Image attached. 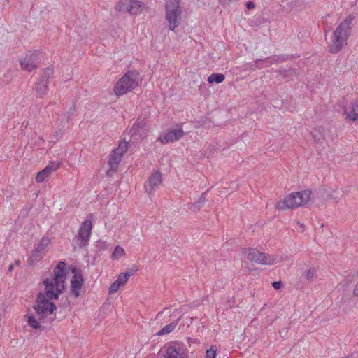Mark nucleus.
<instances>
[{
  "label": "nucleus",
  "instance_id": "f257e3e1",
  "mask_svg": "<svg viewBox=\"0 0 358 358\" xmlns=\"http://www.w3.org/2000/svg\"><path fill=\"white\" fill-rule=\"evenodd\" d=\"M43 284L45 285L44 292L38 293L33 308L42 322H52L55 319L54 313L57 306L50 301L59 299V294L65 289V285L58 282L56 283V281L48 278L43 280Z\"/></svg>",
  "mask_w": 358,
  "mask_h": 358
},
{
  "label": "nucleus",
  "instance_id": "f03ea898",
  "mask_svg": "<svg viewBox=\"0 0 358 358\" xmlns=\"http://www.w3.org/2000/svg\"><path fill=\"white\" fill-rule=\"evenodd\" d=\"M354 15H349L333 32L331 42L329 45V52L332 54L339 52L346 45L352 31V24L355 20Z\"/></svg>",
  "mask_w": 358,
  "mask_h": 358
},
{
  "label": "nucleus",
  "instance_id": "7ed1b4c3",
  "mask_svg": "<svg viewBox=\"0 0 358 358\" xmlns=\"http://www.w3.org/2000/svg\"><path fill=\"white\" fill-rule=\"evenodd\" d=\"M312 192L309 189L292 192L287 195L284 200L276 203L278 210L296 208L306 204L310 199Z\"/></svg>",
  "mask_w": 358,
  "mask_h": 358
},
{
  "label": "nucleus",
  "instance_id": "20e7f679",
  "mask_svg": "<svg viewBox=\"0 0 358 358\" xmlns=\"http://www.w3.org/2000/svg\"><path fill=\"white\" fill-rule=\"evenodd\" d=\"M140 83L139 73L135 70L128 71L114 86V92L117 96L126 94L137 87Z\"/></svg>",
  "mask_w": 358,
  "mask_h": 358
},
{
  "label": "nucleus",
  "instance_id": "39448f33",
  "mask_svg": "<svg viewBox=\"0 0 358 358\" xmlns=\"http://www.w3.org/2000/svg\"><path fill=\"white\" fill-rule=\"evenodd\" d=\"M180 0H166V20L169 23V29L174 31L178 27L182 19Z\"/></svg>",
  "mask_w": 358,
  "mask_h": 358
},
{
  "label": "nucleus",
  "instance_id": "423d86ee",
  "mask_svg": "<svg viewBox=\"0 0 358 358\" xmlns=\"http://www.w3.org/2000/svg\"><path fill=\"white\" fill-rule=\"evenodd\" d=\"M54 71L52 67L43 69V73L40 76L38 80L35 85L36 96L42 98L48 94L49 79L53 76Z\"/></svg>",
  "mask_w": 358,
  "mask_h": 358
},
{
  "label": "nucleus",
  "instance_id": "0eeeda50",
  "mask_svg": "<svg viewBox=\"0 0 358 358\" xmlns=\"http://www.w3.org/2000/svg\"><path fill=\"white\" fill-rule=\"evenodd\" d=\"M243 252L252 262L259 264H272L274 262V259L271 255L261 252L255 248H243Z\"/></svg>",
  "mask_w": 358,
  "mask_h": 358
},
{
  "label": "nucleus",
  "instance_id": "6e6552de",
  "mask_svg": "<svg viewBox=\"0 0 358 358\" xmlns=\"http://www.w3.org/2000/svg\"><path fill=\"white\" fill-rule=\"evenodd\" d=\"M41 62V52L38 50H29L25 57L20 60L22 69L32 71L38 66Z\"/></svg>",
  "mask_w": 358,
  "mask_h": 358
},
{
  "label": "nucleus",
  "instance_id": "1a4fd4ad",
  "mask_svg": "<svg viewBox=\"0 0 358 358\" xmlns=\"http://www.w3.org/2000/svg\"><path fill=\"white\" fill-rule=\"evenodd\" d=\"M92 229V223L91 220H86L81 224L78 234L74 238V241H76L80 248H83L88 245Z\"/></svg>",
  "mask_w": 358,
  "mask_h": 358
},
{
  "label": "nucleus",
  "instance_id": "9d476101",
  "mask_svg": "<svg viewBox=\"0 0 358 358\" xmlns=\"http://www.w3.org/2000/svg\"><path fill=\"white\" fill-rule=\"evenodd\" d=\"M162 174L158 171H154L145 183V189L148 194H152L162 183Z\"/></svg>",
  "mask_w": 358,
  "mask_h": 358
},
{
  "label": "nucleus",
  "instance_id": "9b49d317",
  "mask_svg": "<svg viewBox=\"0 0 358 358\" xmlns=\"http://www.w3.org/2000/svg\"><path fill=\"white\" fill-rule=\"evenodd\" d=\"M72 272L74 273V275L71 280V292L75 297H78L80 295V290L82 288L84 280L82 275L77 273L76 268H73Z\"/></svg>",
  "mask_w": 358,
  "mask_h": 358
},
{
  "label": "nucleus",
  "instance_id": "f8f14e48",
  "mask_svg": "<svg viewBox=\"0 0 358 358\" xmlns=\"http://www.w3.org/2000/svg\"><path fill=\"white\" fill-rule=\"evenodd\" d=\"M183 135L184 131L182 129H172L169 131L163 136H160L158 140L165 144L180 139Z\"/></svg>",
  "mask_w": 358,
  "mask_h": 358
},
{
  "label": "nucleus",
  "instance_id": "ddd939ff",
  "mask_svg": "<svg viewBox=\"0 0 358 358\" xmlns=\"http://www.w3.org/2000/svg\"><path fill=\"white\" fill-rule=\"evenodd\" d=\"M164 358H189V355L185 353L180 346L175 344L169 346L166 348V355Z\"/></svg>",
  "mask_w": 358,
  "mask_h": 358
},
{
  "label": "nucleus",
  "instance_id": "4468645a",
  "mask_svg": "<svg viewBox=\"0 0 358 358\" xmlns=\"http://www.w3.org/2000/svg\"><path fill=\"white\" fill-rule=\"evenodd\" d=\"M145 125V124L143 121L134 124L129 131L131 136L136 140L145 137L146 129Z\"/></svg>",
  "mask_w": 358,
  "mask_h": 358
},
{
  "label": "nucleus",
  "instance_id": "2eb2a0df",
  "mask_svg": "<svg viewBox=\"0 0 358 358\" xmlns=\"http://www.w3.org/2000/svg\"><path fill=\"white\" fill-rule=\"evenodd\" d=\"M65 266L66 264L64 262H59V264L54 269V276L51 279L59 283L64 285L65 282Z\"/></svg>",
  "mask_w": 358,
  "mask_h": 358
},
{
  "label": "nucleus",
  "instance_id": "dca6fc26",
  "mask_svg": "<svg viewBox=\"0 0 358 358\" xmlns=\"http://www.w3.org/2000/svg\"><path fill=\"white\" fill-rule=\"evenodd\" d=\"M288 55H274L264 59L265 67L269 66L271 64L282 63L288 59Z\"/></svg>",
  "mask_w": 358,
  "mask_h": 358
},
{
  "label": "nucleus",
  "instance_id": "f3484780",
  "mask_svg": "<svg viewBox=\"0 0 358 358\" xmlns=\"http://www.w3.org/2000/svg\"><path fill=\"white\" fill-rule=\"evenodd\" d=\"M344 113L350 120L352 122L357 121L358 120V102L352 104L349 111L345 108Z\"/></svg>",
  "mask_w": 358,
  "mask_h": 358
},
{
  "label": "nucleus",
  "instance_id": "a211bd4d",
  "mask_svg": "<svg viewBox=\"0 0 358 358\" xmlns=\"http://www.w3.org/2000/svg\"><path fill=\"white\" fill-rule=\"evenodd\" d=\"M319 194L323 197L326 196L327 199H333L336 201L341 199L343 196L342 192H338L335 190L330 192L329 191H327L326 189H322L320 190Z\"/></svg>",
  "mask_w": 358,
  "mask_h": 358
},
{
  "label": "nucleus",
  "instance_id": "6ab92c4d",
  "mask_svg": "<svg viewBox=\"0 0 358 358\" xmlns=\"http://www.w3.org/2000/svg\"><path fill=\"white\" fill-rule=\"evenodd\" d=\"M27 322V324L34 329H38L41 328V322L43 323L37 316L38 319H36L33 314L27 313L26 315Z\"/></svg>",
  "mask_w": 358,
  "mask_h": 358
},
{
  "label": "nucleus",
  "instance_id": "aec40b11",
  "mask_svg": "<svg viewBox=\"0 0 358 358\" xmlns=\"http://www.w3.org/2000/svg\"><path fill=\"white\" fill-rule=\"evenodd\" d=\"M142 9V3L136 0H129V13L131 15H136Z\"/></svg>",
  "mask_w": 358,
  "mask_h": 358
},
{
  "label": "nucleus",
  "instance_id": "412c9836",
  "mask_svg": "<svg viewBox=\"0 0 358 358\" xmlns=\"http://www.w3.org/2000/svg\"><path fill=\"white\" fill-rule=\"evenodd\" d=\"M122 157H120V155L115 154L114 152H112L110 155V158L108 161V164L110 167H111L112 170H116L117 168V166L121 161Z\"/></svg>",
  "mask_w": 358,
  "mask_h": 358
},
{
  "label": "nucleus",
  "instance_id": "4be33fe9",
  "mask_svg": "<svg viewBox=\"0 0 358 358\" xmlns=\"http://www.w3.org/2000/svg\"><path fill=\"white\" fill-rule=\"evenodd\" d=\"M275 72L278 76H280L282 78H288L296 76V71L294 69L289 68L287 69L276 70Z\"/></svg>",
  "mask_w": 358,
  "mask_h": 358
},
{
  "label": "nucleus",
  "instance_id": "5701e85b",
  "mask_svg": "<svg viewBox=\"0 0 358 358\" xmlns=\"http://www.w3.org/2000/svg\"><path fill=\"white\" fill-rule=\"evenodd\" d=\"M264 62V59H257L253 62L248 63L244 66L245 70L255 71L257 69H261L264 68V66H259L260 62Z\"/></svg>",
  "mask_w": 358,
  "mask_h": 358
},
{
  "label": "nucleus",
  "instance_id": "b1692460",
  "mask_svg": "<svg viewBox=\"0 0 358 358\" xmlns=\"http://www.w3.org/2000/svg\"><path fill=\"white\" fill-rule=\"evenodd\" d=\"M312 136L313 138L317 141V142H321L324 139V129L320 127L317 129H315L312 131Z\"/></svg>",
  "mask_w": 358,
  "mask_h": 358
},
{
  "label": "nucleus",
  "instance_id": "393cba45",
  "mask_svg": "<svg viewBox=\"0 0 358 358\" xmlns=\"http://www.w3.org/2000/svg\"><path fill=\"white\" fill-rule=\"evenodd\" d=\"M224 78H225V76L222 73H212L208 78V82L209 83H215L218 84V83H221L224 80Z\"/></svg>",
  "mask_w": 358,
  "mask_h": 358
},
{
  "label": "nucleus",
  "instance_id": "a878e982",
  "mask_svg": "<svg viewBox=\"0 0 358 358\" xmlns=\"http://www.w3.org/2000/svg\"><path fill=\"white\" fill-rule=\"evenodd\" d=\"M59 166L60 163L51 162L43 169V171H44L45 173H46L48 177H49L53 171H56L59 167Z\"/></svg>",
  "mask_w": 358,
  "mask_h": 358
},
{
  "label": "nucleus",
  "instance_id": "bb28decb",
  "mask_svg": "<svg viewBox=\"0 0 358 358\" xmlns=\"http://www.w3.org/2000/svg\"><path fill=\"white\" fill-rule=\"evenodd\" d=\"M206 201V193H203L199 199L191 206L190 209L193 211L199 210Z\"/></svg>",
  "mask_w": 358,
  "mask_h": 358
},
{
  "label": "nucleus",
  "instance_id": "cd10ccee",
  "mask_svg": "<svg viewBox=\"0 0 358 358\" xmlns=\"http://www.w3.org/2000/svg\"><path fill=\"white\" fill-rule=\"evenodd\" d=\"M43 252L40 250L35 249L31 252V256L29 258L28 262L29 264H33L35 262L38 261L42 258Z\"/></svg>",
  "mask_w": 358,
  "mask_h": 358
},
{
  "label": "nucleus",
  "instance_id": "c85d7f7f",
  "mask_svg": "<svg viewBox=\"0 0 358 358\" xmlns=\"http://www.w3.org/2000/svg\"><path fill=\"white\" fill-rule=\"evenodd\" d=\"M128 149L127 143L125 141H120L118 148L113 150V152L120 155L122 157L123 154L127 152Z\"/></svg>",
  "mask_w": 358,
  "mask_h": 358
},
{
  "label": "nucleus",
  "instance_id": "c756f323",
  "mask_svg": "<svg viewBox=\"0 0 358 358\" xmlns=\"http://www.w3.org/2000/svg\"><path fill=\"white\" fill-rule=\"evenodd\" d=\"M176 327V323L171 322L165 325L158 333L157 335H164L169 334L174 330Z\"/></svg>",
  "mask_w": 358,
  "mask_h": 358
},
{
  "label": "nucleus",
  "instance_id": "7c9ffc66",
  "mask_svg": "<svg viewBox=\"0 0 358 358\" xmlns=\"http://www.w3.org/2000/svg\"><path fill=\"white\" fill-rule=\"evenodd\" d=\"M129 0H123L116 6V10L119 12H129Z\"/></svg>",
  "mask_w": 358,
  "mask_h": 358
},
{
  "label": "nucleus",
  "instance_id": "2f4dec72",
  "mask_svg": "<svg viewBox=\"0 0 358 358\" xmlns=\"http://www.w3.org/2000/svg\"><path fill=\"white\" fill-rule=\"evenodd\" d=\"M124 255V249L120 246H116L113 254H112V259H117L120 257H122Z\"/></svg>",
  "mask_w": 358,
  "mask_h": 358
},
{
  "label": "nucleus",
  "instance_id": "473e14b6",
  "mask_svg": "<svg viewBox=\"0 0 358 358\" xmlns=\"http://www.w3.org/2000/svg\"><path fill=\"white\" fill-rule=\"evenodd\" d=\"M217 348L212 345L210 349L206 350L205 358H215L216 357Z\"/></svg>",
  "mask_w": 358,
  "mask_h": 358
},
{
  "label": "nucleus",
  "instance_id": "72a5a7b5",
  "mask_svg": "<svg viewBox=\"0 0 358 358\" xmlns=\"http://www.w3.org/2000/svg\"><path fill=\"white\" fill-rule=\"evenodd\" d=\"M48 243L49 239L48 238H43L41 242L37 245L36 249L40 250L41 252H43Z\"/></svg>",
  "mask_w": 358,
  "mask_h": 358
},
{
  "label": "nucleus",
  "instance_id": "f704fd0d",
  "mask_svg": "<svg viewBox=\"0 0 358 358\" xmlns=\"http://www.w3.org/2000/svg\"><path fill=\"white\" fill-rule=\"evenodd\" d=\"M48 178V176L46 173H45V171L41 170L39 171L36 177V181L37 182H43L45 180V179Z\"/></svg>",
  "mask_w": 358,
  "mask_h": 358
},
{
  "label": "nucleus",
  "instance_id": "c9c22d12",
  "mask_svg": "<svg viewBox=\"0 0 358 358\" xmlns=\"http://www.w3.org/2000/svg\"><path fill=\"white\" fill-rule=\"evenodd\" d=\"M121 287L120 283H118L116 280L113 282L109 287V293L113 294L115 293L119 288Z\"/></svg>",
  "mask_w": 358,
  "mask_h": 358
},
{
  "label": "nucleus",
  "instance_id": "e433bc0d",
  "mask_svg": "<svg viewBox=\"0 0 358 358\" xmlns=\"http://www.w3.org/2000/svg\"><path fill=\"white\" fill-rule=\"evenodd\" d=\"M128 280L129 279L126 277V275L124 274V273H121L119 274L116 281L118 283H120V285L122 286L126 284V282L128 281Z\"/></svg>",
  "mask_w": 358,
  "mask_h": 358
},
{
  "label": "nucleus",
  "instance_id": "4c0bfd02",
  "mask_svg": "<svg viewBox=\"0 0 358 358\" xmlns=\"http://www.w3.org/2000/svg\"><path fill=\"white\" fill-rule=\"evenodd\" d=\"M138 268L136 266H134L133 268L127 270L124 274L126 275V277L129 279V277L134 275L135 273L137 271Z\"/></svg>",
  "mask_w": 358,
  "mask_h": 358
},
{
  "label": "nucleus",
  "instance_id": "58836bf2",
  "mask_svg": "<svg viewBox=\"0 0 358 358\" xmlns=\"http://www.w3.org/2000/svg\"><path fill=\"white\" fill-rule=\"evenodd\" d=\"M316 273V271L314 268H310L306 275L307 280H311L313 279Z\"/></svg>",
  "mask_w": 358,
  "mask_h": 358
},
{
  "label": "nucleus",
  "instance_id": "ea45409f",
  "mask_svg": "<svg viewBox=\"0 0 358 358\" xmlns=\"http://www.w3.org/2000/svg\"><path fill=\"white\" fill-rule=\"evenodd\" d=\"M282 284L281 281H275L272 283V286L275 289H279L281 288Z\"/></svg>",
  "mask_w": 358,
  "mask_h": 358
},
{
  "label": "nucleus",
  "instance_id": "a19ab883",
  "mask_svg": "<svg viewBox=\"0 0 358 358\" xmlns=\"http://www.w3.org/2000/svg\"><path fill=\"white\" fill-rule=\"evenodd\" d=\"M238 0H220V2L222 5H228L231 3H234Z\"/></svg>",
  "mask_w": 358,
  "mask_h": 358
},
{
  "label": "nucleus",
  "instance_id": "79ce46f5",
  "mask_svg": "<svg viewBox=\"0 0 358 358\" xmlns=\"http://www.w3.org/2000/svg\"><path fill=\"white\" fill-rule=\"evenodd\" d=\"M246 8L248 10H252L255 8V4L253 3V2L249 1L246 3Z\"/></svg>",
  "mask_w": 358,
  "mask_h": 358
},
{
  "label": "nucleus",
  "instance_id": "37998d69",
  "mask_svg": "<svg viewBox=\"0 0 358 358\" xmlns=\"http://www.w3.org/2000/svg\"><path fill=\"white\" fill-rule=\"evenodd\" d=\"M115 171V170H112V169H111V167H110V169H109V170H108V171L106 172V175H107V176H108V177L112 176V175H113V172H114Z\"/></svg>",
  "mask_w": 358,
  "mask_h": 358
},
{
  "label": "nucleus",
  "instance_id": "c03bdc74",
  "mask_svg": "<svg viewBox=\"0 0 358 358\" xmlns=\"http://www.w3.org/2000/svg\"><path fill=\"white\" fill-rule=\"evenodd\" d=\"M354 294L357 296H358V283L357 284L355 289H354Z\"/></svg>",
  "mask_w": 358,
  "mask_h": 358
},
{
  "label": "nucleus",
  "instance_id": "a18cd8bd",
  "mask_svg": "<svg viewBox=\"0 0 358 358\" xmlns=\"http://www.w3.org/2000/svg\"><path fill=\"white\" fill-rule=\"evenodd\" d=\"M13 265L10 264L8 267V271L11 272L13 270Z\"/></svg>",
  "mask_w": 358,
  "mask_h": 358
},
{
  "label": "nucleus",
  "instance_id": "49530a36",
  "mask_svg": "<svg viewBox=\"0 0 358 358\" xmlns=\"http://www.w3.org/2000/svg\"><path fill=\"white\" fill-rule=\"evenodd\" d=\"M24 211H25L24 214L27 215L28 213H29V209H24V210H22V212L24 213Z\"/></svg>",
  "mask_w": 358,
  "mask_h": 358
},
{
  "label": "nucleus",
  "instance_id": "de8ad7c7",
  "mask_svg": "<svg viewBox=\"0 0 358 358\" xmlns=\"http://www.w3.org/2000/svg\"><path fill=\"white\" fill-rule=\"evenodd\" d=\"M259 66H265V62H262L259 64Z\"/></svg>",
  "mask_w": 358,
  "mask_h": 358
},
{
  "label": "nucleus",
  "instance_id": "09e8293b",
  "mask_svg": "<svg viewBox=\"0 0 358 358\" xmlns=\"http://www.w3.org/2000/svg\"><path fill=\"white\" fill-rule=\"evenodd\" d=\"M16 264L19 265L20 264V261H16Z\"/></svg>",
  "mask_w": 358,
  "mask_h": 358
},
{
  "label": "nucleus",
  "instance_id": "8fccbe9b",
  "mask_svg": "<svg viewBox=\"0 0 358 358\" xmlns=\"http://www.w3.org/2000/svg\"><path fill=\"white\" fill-rule=\"evenodd\" d=\"M162 312H159V313L157 314V316H159L160 314H162Z\"/></svg>",
  "mask_w": 358,
  "mask_h": 358
},
{
  "label": "nucleus",
  "instance_id": "3c124183",
  "mask_svg": "<svg viewBox=\"0 0 358 358\" xmlns=\"http://www.w3.org/2000/svg\"><path fill=\"white\" fill-rule=\"evenodd\" d=\"M345 358H348V357H345Z\"/></svg>",
  "mask_w": 358,
  "mask_h": 358
}]
</instances>
